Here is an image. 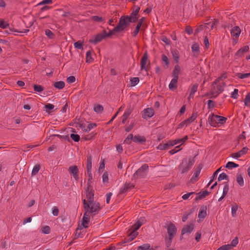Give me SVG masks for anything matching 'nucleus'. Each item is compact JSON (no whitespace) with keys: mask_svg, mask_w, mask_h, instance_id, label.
<instances>
[{"mask_svg":"<svg viewBox=\"0 0 250 250\" xmlns=\"http://www.w3.org/2000/svg\"><path fill=\"white\" fill-rule=\"evenodd\" d=\"M86 198L83 199V207L87 212L96 214L100 210L99 203L94 201L93 191L85 192Z\"/></svg>","mask_w":250,"mask_h":250,"instance_id":"f257e3e1","label":"nucleus"},{"mask_svg":"<svg viewBox=\"0 0 250 250\" xmlns=\"http://www.w3.org/2000/svg\"><path fill=\"white\" fill-rule=\"evenodd\" d=\"M135 22V19H133V20H131L128 16H122L119 20L118 25L114 27L112 31L113 34L114 32H122L126 30L130 23Z\"/></svg>","mask_w":250,"mask_h":250,"instance_id":"f03ea898","label":"nucleus"},{"mask_svg":"<svg viewBox=\"0 0 250 250\" xmlns=\"http://www.w3.org/2000/svg\"><path fill=\"white\" fill-rule=\"evenodd\" d=\"M227 118L226 117L214 115L213 113L210 114L208 118V122L209 125L213 127L219 126V124H224L226 123Z\"/></svg>","mask_w":250,"mask_h":250,"instance_id":"7ed1b4c3","label":"nucleus"},{"mask_svg":"<svg viewBox=\"0 0 250 250\" xmlns=\"http://www.w3.org/2000/svg\"><path fill=\"white\" fill-rule=\"evenodd\" d=\"M112 35H113V33L112 30H109L108 32H106V31L104 30L102 32L92 37L90 39L89 42L94 44H96L101 42L104 39L109 37Z\"/></svg>","mask_w":250,"mask_h":250,"instance_id":"20e7f679","label":"nucleus"},{"mask_svg":"<svg viewBox=\"0 0 250 250\" xmlns=\"http://www.w3.org/2000/svg\"><path fill=\"white\" fill-rule=\"evenodd\" d=\"M190 167L189 161L187 159H184L179 167V171L181 174H184L188 172Z\"/></svg>","mask_w":250,"mask_h":250,"instance_id":"39448f33","label":"nucleus"},{"mask_svg":"<svg viewBox=\"0 0 250 250\" xmlns=\"http://www.w3.org/2000/svg\"><path fill=\"white\" fill-rule=\"evenodd\" d=\"M68 171L74 179L78 181L79 180V170L76 166H71L68 168Z\"/></svg>","mask_w":250,"mask_h":250,"instance_id":"423d86ee","label":"nucleus"},{"mask_svg":"<svg viewBox=\"0 0 250 250\" xmlns=\"http://www.w3.org/2000/svg\"><path fill=\"white\" fill-rule=\"evenodd\" d=\"M220 79V78L217 79L212 84L214 90L216 93H221L222 92L226 85L224 83L217 84Z\"/></svg>","mask_w":250,"mask_h":250,"instance_id":"0eeeda50","label":"nucleus"},{"mask_svg":"<svg viewBox=\"0 0 250 250\" xmlns=\"http://www.w3.org/2000/svg\"><path fill=\"white\" fill-rule=\"evenodd\" d=\"M87 212H85L81 221V224L78 227V229H82L83 228H87L88 227V223L90 220V217L87 214Z\"/></svg>","mask_w":250,"mask_h":250,"instance_id":"6e6552de","label":"nucleus"},{"mask_svg":"<svg viewBox=\"0 0 250 250\" xmlns=\"http://www.w3.org/2000/svg\"><path fill=\"white\" fill-rule=\"evenodd\" d=\"M148 169V166L146 165H144L136 172L134 176L136 175L137 177L143 178L146 174Z\"/></svg>","mask_w":250,"mask_h":250,"instance_id":"1a4fd4ad","label":"nucleus"},{"mask_svg":"<svg viewBox=\"0 0 250 250\" xmlns=\"http://www.w3.org/2000/svg\"><path fill=\"white\" fill-rule=\"evenodd\" d=\"M249 50V46L248 45L244 46L240 48L235 54L234 59L238 60L243 56L244 54Z\"/></svg>","mask_w":250,"mask_h":250,"instance_id":"9d476101","label":"nucleus"},{"mask_svg":"<svg viewBox=\"0 0 250 250\" xmlns=\"http://www.w3.org/2000/svg\"><path fill=\"white\" fill-rule=\"evenodd\" d=\"M167 229L168 234L169 235L170 241H171L172 238L176 234L177 229L173 224H170L167 226Z\"/></svg>","mask_w":250,"mask_h":250,"instance_id":"9b49d317","label":"nucleus"},{"mask_svg":"<svg viewBox=\"0 0 250 250\" xmlns=\"http://www.w3.org/2000/svg\"><path fill=\"white\" fill-rule=\"evenodd\" d=\"M249 148L248 147H244L238 152L232 153L231 157L234 159H238L239 158L246 154Z\"/></svg>","mask_w":250,"mask_h":250,"instance_id":"f8f14e48","label":"nucleus"},{"mask_svg":"<svg viewBox=\"0 0 250 250\" xmlns=\"http://www.w3.org/2000/svg\"><path fill=\"white\" fill-rule=\"evenodd\" d=\"M154 114V110L151 108H146L143 110V118L147 119L152 117Z\"/></svg>","mask_w":250,"mask_h":250,"instance_id":"ddd939ff","label":"nucleus"},{"mask_svg":"<svg viewBox=\"0 0 250 250\" xmlns=\"http://www.w3.org/2000/svg\"><path fill=\"white\" fill-rule=\"evenodd\" d=\"M148 62V55L146 52H145L142 58L141 61V70H145L147 71L146 65Z\"/></svg>","mask_w":250,"mask_h":250,"instance_id":"4468645a","label":"nucleus"},{"mask_svg":"<svg viewBox=\"0 0 250 250\" xmlns=\"http://www.w3.org/2000/svg\"><path fill=\"white\" fill-rule=\"evenodd\" d=\"M87 176L88 177V181H87V187L86 189L85 190V192L93 191L92 186H91V184L92 183V174L91 173V170L87 171Z\"/></svg>","mask_w":250,"mask_h":250,"instance_id":"2eb2a0df","label":"nucleus"},{"mask_svg":"<svg viewBox=\"0 0 250 250\" xmlns=\"http://www.w3.org/2000/svg\"><path fill=\"white\" fill-rule=\"evenodd\" d=\"M241 30L238 26H234L232 28L230 31L231 35L233 39H237L240 36Z\"/></svg>","mask_w":250,"mask_h":250,"instance_id":"dca6fc26","label":"nucleus"},{"mask_svg":"<svg viewBox=\"0 0 250 250\" xmlns=\"http://www.w3.org/2000/svg\"><path fill=\"white\" fill-rule=\"evenodd\" d=\"M145 20V18L144 17H142L139 20L138 23H137V24L136 26V28H135V30L132 33V35L133 36L135 37L138 34V33L140 30V28H141V26L143 25V23L144 22Z\"/></svg>","mask_w":250,"mask_h":250,"instance_id":"f3484780","label":"nucleus"},{"mask_svg":"<svg viewBox=\"0 0 250 250\" xmlns=\"http://www.w3.org/2000/svg\"><path fill=\"white\" fill-rule=\"evenodd\" d=\"M194 229V225L190 224L186 225L182 230V234H188L191 233Z\"/></svg>","mask_w":250,"mask_h":250,"instance_id":"a211bd4d","label":"nucleus"},{"mask_svg":"<svg viewBox=\"0 0 250 250\" xmlns=\"http://www.w3.org/2000/svg\"><path fill=\"white\" fill-rule=\"evenodd\" d=\"M201 167H199L196 168L192 177L190 179V181L191 182L194 183L197 181L198 177L201 173Z\"/></svg>","mask_w":250,"mask_h":250,"instance_id":"6ab92c4d","label":"nucleus"},{"mask_svg":"<svg viewBox=\"0 0 250 250\" xmlns=\"http://www.w3.org/2000/svg\"><path fill=\"white\" fill-rule=\"evenodd\" d=\"M178 78H175V77H172V80H171L168 87L169 89L171 90H173L177 88V84H178Z\"/></svg>","mask_w":250,"mask_h":250,"instance_id":"aec40b11","label":"nucleus"},{"mask_svg":"<svg viewBox=\"0 0 250 250\" xmlns=\"http://www.w3.org/2000/svg\"><path fill=\"white\" fill-rule=\"evenodd\" d=\"M197 116H198V114L197 112L193 113L190 117H189L187 120H185V122L187 125V126H188L193 122H194L195 121V120L197 118Z\"/></svg>","mask_w":250,"mask_h":250,"instance_id":"412c9836","label":"nucleus"},{"mask_svg":"<svg viewBox=\"0 0 250 250\" xmlns=\"http://www.w3.org/2000/svg\"><path fill=\"white\" fill-rule=\"evenodd\" d=\"M171 53L172 57L176 62H178L180 59V53L177 49H173L171 50Z\"/></svg>","mask_w":250,"mask_h":250,"instance_id":"4be33fe9","label":"nucleus"},{"mask_svg":"<svg viewBox=\"0 0 250 250\" xmlns=\"http://www.w3.org/2000/svg\"><path fill=\"white\" fill-rule=\"evenodd\" d=\"M181 71V67L179 65H176L174 66L173 71L172 73V77H175L179 78V75L180 74Z\"/></svg>","mask_w":250,"mask_h":250,"instance_id":"5701e85b","label":"nucleus"},{"mask_svg":"<svg viewBox=\"0 0 250 250\" xmlns=\"http://www.w3.org/2000/svg\"><path fill=\"white\" fill-rule=\"evenodd\" d=\"M236 179L238 184L240 187H242L244 185V178L242 174H237L236 176Z\"/></svg>","mask_w":250,"mask_h":250,"instance_id":"b1692460","label":"nucleus"},{"mask_svg":"<svg viewBox=\"0 0 250 250\" xmlns=\"http://www.w3.org/2000/svg\"><path fill=\"white\" fill-rule=\"evenodd\" d=\"M140 8L137 7L135 9L133 10L132 13L130 14V16H129V18L133 20V19H135V21L137 20V18H136V16L139 13Z\"/></svg>","mask_w":250,"mask_h":250,"instance_id":"393cba45","label":"nucleus"},{"mask_svg":"<svg viewBox=\"0 0 250 250\" xmlns=\"http://www.w3.org/2000/svg\"><path fill=\"white\" fill-rule=\"evenodd\" d=\"M54 86L55 88L58 89H62L64 87L65 83L63 81H59L55 83Z\"/></svg>","mask_w":250,"mask_h":250,"instance_id":"a878e982","label":"nucleus"},{"mask_svg":"<svg viewBox=\"0 0 250 250\" xmlns=\"http://www.w3.org/2000/svg\"><path fill=\"white\" fill-rule=\"evenodd\" d=\"M207 215L206 209L205 208H201L199 210L198 213V217L201 219H204Z\"/></svg>","mask_w":250,"mask_h":250,"instance_id":"bb28decb","label":"nucleus"},{"mask_svg":"<svg viewBox=\"0 0 250 250\" xmlns=\"http://www.w3.org/2000/svg\"><path fill=\"white\" fill-rule=\"evenodd\" d=\"M131 113L130 110L125 111L122 116V124H124Z\"/></svg>","mask_w":250,"mask_h":250,"instance_id":"cd10ccee","label":"nucleus"},{"mask_svg":"<svg viewBox=\"0 0 250 250\" xmlns=\"http://www.w3.org/2000/svg\"><path fill=\"white\" fill-rule=\"evenodd\" d=\"M92 169V158L91 156H89L87 158L86 170L90 171Z\"/></svg>","mask_w":250,"mask_h":250,"instance_id":"c85d7f7f","label":"nucleus"},{"mask_svg":"<svg viewBox=\"0 0 250 250\" xmlns=\"http://www.w3.org/2000/svg\"><path fill=\"white\" fill-rule=\"evenodd\" d=\"M137 250H154L153 248H151L149 244H146L139 246Z\"/></svg>","mask_w":250,"mask_h":250,"instance_id":"c756f323","label":"nucleus"},{"mask_svg":"<svg viewBox=\"0 0 250 250\" xmlns=\"http://www.w3.org/2000/svg\"><path fill=\"white\" fill-rule=\"evenodd\" d=\"M133 141L135 143H142L145 141L144 137L140 136H133Z\"/></svg>","mask_w":250,"mask_h":250,"instance_id":"7c9ffc66","label":"nucleus"},{"mask_svg":"<svg viewBox=\"0 0 250 250\" xmlns=\"http://www.w3.org/2000/svg\"><path fill=\"white\" fill-rule=\"evenodd\" d=\"M238 206L237 204H234L232 205V207H231V215L232 216V217L236 216V212L238 210Z\"/></svg>","mask_w":250,"mask_h":250,"instance_id":"2f4dec72","label":"nucleus"},{"mask_svg":"<svg viewBox=\"0 0 250 250\" xmlns=\"http://www.w3.org/2000/svg\"><path fill=\"white\" fill-rule=\"evenodd\" d=\"M169 145L168 142L165 144H160L157 146V149L159 150H166L169 148Z\"/></svg>","mask_w":250,"mask_h":250,"instance_id":"473e14b6","label":"nucleus"},{"mask_svg":"<svg viewBox=\"0 0 250 250\" xmlns=\"http://www.w3.org/2000/svg\"><path fill=\"white\" fill-rule=\"evenodd\" d=\"M239 165L233 162H229L226 166V167L229 169H232V168L237 167Z\"/></svg>","mask_w":250,"mask_h":250,"instance_id":"72a5a7b5","label":"nucleus"},{"mask_svg":"<svg viewBox=\"0 0 250 250\" xmlns=\"http://www.w3.org/2000/svg\"><path fill=\"white\" fill-rule=\"evenodd\" d=\"M198 87V84L197 83L194 84L191 87L190 92V97H192L194 96L195 93L197 90V88Z\"/></svg>","mask_w":250,"mask_h":250,"instance_id":"f704fd0d","label":"nucleus"},{"mask_svg":"<svg viewBox=\"0 0 250 250\" xmlns=\"http://www.w3.org/2000/svg\"><path fill=\"white\" fill-rule=\"evenodd\" d=\"M102 181L104 185H107L108 183V175L107 172H104L102 176Z\"/></svg>","mask_w":250,"mask_h":250,"instance_id":"c9c22d12","label":"nucleus"},{"mask_svg":"<svg viewBox=\"0 0 250 250\" xmlns=\"http://www.w3.org/2000/svg\"><path fill=\"white\" fill-rule=\"evenodd\" d=\"M192 51L194 53H199L200 51L199 45L198 43H194L191 47Z\"/></svg>","mask_w":250,"mask_h":250,"instance_id":"e433bc0d","label":"nucleus"},{"mask_svg":"<svg viewBox=\"0 0 250 250\" xmlns=\"http://www.w3.org/2000/svg\"><path fill=\"white\" fill-rule=\"evenodd\" d=\"M139 82V79L138 77H133L130 79L131 85L133 86L137 85Z\"/></svg>","mask_w":250,"mask_h":250,"instance_id":"4c0bfd02","label":"nucleus"},{"mask_svg":"<svg viewBox=\"0 0 250 250\" xmlns=\"http://www.w3.org/2000/svg\"><path fill=\"white\" fill-rule=\"evenodd\" d=\"M104 109L102 105H96L94 107V110L95 112H96L97 113H101L103 111Z\"/></svg>","mask_w":250,"mask_h":250,"instance_id":"58836bf2","label":"nucleus"},{"mask_svg":"<svg viewBox=\"0 0 250 250\" xmlns=\"http://www.w3.org/2000/svg\"><path fill=\"white\" fill-rule=\"evenodd\" d=\"M237 77L241 79H246L250 76V73H238L237 74Z\"/></svg>","mask_w":250,"mask_h":250,"instance_id":"ea45409f","label":"nucleus"},{"mask_svg":"<svg viewBox=\"0 0 250 250\" xmlns=\"http://www.w3.org/2000/svg\"><path fill=\"white\" fill-rule=\"evenodd\" d=\"M40 169V166L39 165H35L32 171V175H36L38 172H39V170Z\"/></svg>","mask_w":250,"mask_h":250,"instance_id":"a19ab883","label":"nucleus"},{"mask_svg":"<svg viewBox=\"0 0 250 250\" xmlns=\"http://www.w3.org/2000/svg\"><path fill=\"white\" fill-rule=\"evenodd\" d=\"M244 103L246 106H250V93H249L246 95Z\"/></svg>","mask_w":250,"mask_h":250,"instance_id":"79ce46f5","label":"nucleus"},{"mask_svg":"<svg viewBox=\"0 0 250 250\" xmlns=\"http://www.w3.org/2000/svg\"><path fill=\"white\" fill-rule=\"evenodd\" d=\"M138 234V232L135 230H133L129 234V239L130 240H133Z\"/></svg>","mask_w":250,"mask_h":250,"instance_id":"37998d69","label":"nucleus"},{"mask_svg":"<svg viewBox=\"0 0 250 250\" xmlns=\"http://www.w3.org/2000/svg\"><path fill=\"white\" fill-rule=\"evenodd\" d=\"M44 107L46 109V111L48 112H49L51 110L54 109V105L51 104H47L45 105Z\"/></svg>","mask_w":250,"mask_h":250,"instance_id":"c03bdc74","label":"nucleus"},{"mask_svg":"<svg viewBox=\"0 0 250 250\" xmlns=\"http://www.w3.org/2000/svg\"><path fill=\"white\" fill-rule=\"evenodd\" d=\"M238 97V90L234 89L233 91L231 93V97L234 99H237Z\"/></svg>","mask_w":250,"mask_h":250,"instance_id":"a18cd8bd","label":"nucleus"},{"mask_svg":"<svg viewBox=\"0 0 250 250\" xmlns=\"http://www.w3.org/2000/svg\"><path fill=\"white\" fill-rule=\"evenodd\" d=\"M50 232V227L48 226H46L42 228V232L44 234H49Z\"/></svg>","mask_w":250,"mask_h":250,"instance_id":"49530a36","label":"nucleus"},{"mask_svg":"<svg viewBox=\"0 0 250 250\" xmlns=\"http://www.w3.org/2000/svg\"><path fill=\"white\" fill-rule=\"evenodd\" d=\"M86 62H90L93 61L90 51H87L86 54Z\"/></svg>","mask_w":250,"mask_h":250,"instance_id":"de8ad7c7","label":"nucleus"},{"mask_svg":"<svg viewBox=\"0 0 250 250\" xmlns=\"http://www.w3.org/2000/svg\"><path fill=\"white\" fill-rule=\"evenodd\" d=\"M8 23L0 19V27L1 28H6L8 26Z\"/></svg>","mask_w":250,"mask_h":250,"instance_id":"09e8293b","label":"nucleus"},{"mask_svg":"<svg viewBox=\"0 0 250 250\" xmlns=\"http://www.w3.org/2000/svg\"><path fill=\"white\" fill-rule=\"evenodd\" d=\"M229 190V186L227 183H226L223 188V195L226 196Z\"/></svg>","mask_w":250,"mask_h":250,"instance_id":"8fccbe9b","label":"nucleus"},{"mask_svg":"<svg viewBox=\"0 0 250 250\" xmlns=\"http://www.w3.org/2000/svg\"><path fill=\"white\" fill-rule=\"evenodd\" d=\"M133 141V135L131 134H129L126 139L124 141V143L126 144H129L131 142V141Z\"/></svg>","mask_w":250,"mask_h":250,"instance_id":"3c124183","label":"nucleus"},{"mask_svg":"<svg viewBox=\"0 0 250 250\" xmlns=\"http://www.w3.org/2000/svg\"><path fill=\"white\" fill-rule=\"evenodd\" d=\"M162 60L163 62H165V64L167 66L169 64V60H168V58H167V57L164 55V54H163L162 55Z\"/></svg>","mask_w":250,"mask_h":250,"instance_id":"603ef678","label":"nucleus"},{"mask_svg":"<svg viewBox=\"0 0 250 250\" xmlns=\"http://www.w3.org/2000/svg\"><path fill=\"white\" fill-rule=\"evenodd\" d=\"M227 178H228V175L226 173L223 172L219 175L218 178V180L219 181H221L223 180L227 179Z\"/></svg>","mask_w":250,"mask_h":250,"instance_id":"864d4df0","label":"nucleus"},{"mask_svg":"<svg viewBox=\"0 0 250 250\" xmlns=\"http://www.w3.org/2000/svg\"><path fill=\"white\" fill-rule=\"evenodd\" d=\"M70 137L75 142H78L80 140V136L78 134H71Z\"/></svg>","mask_w":250,"mask_h":250,"instance_id":"5fc2aeb1","label":"nucleus"},{"mask_svg":"<svg viewBox=\"0 0 250 250\" xmlns=\"http://www.w3.org/2000/svg\"><path fill=\"white\" fill-rule=\"evenodd\" d=\"M188 138V136H186L182 139H177L178 144H180V145L183 144L187 140Z\"/></svg>","mask_w":250,"mask_h":250,"instance_id":"6e6d98bb","label":"nucleus"},{"mask_svg":"<svg viewBox=\"0 0 250 250\" xmlns=\"http://www.w3.org/2000/svg\"><path fill=\"white\" fill-rule=\"evenodd\" d=\"M34 89L35 91L39 92H41L43 90V88L40 85H34Z\"/></svg>","mask_w":250,"mask_h":250,"instance_id":"4d7b16f0","label":"nucleus"},{"mask_svg":"<svg viewBox=\"0 0 250 250\" xmlns=\"http://www.w3.org/2000/svg\"><path fill=\"white\" fill-rule=\"evenodd\" d=\"M92 20L94 21L97 22H101L103 21V18L101 17L94 16L92 17Z\"/></svg>","mask_w":250,"mask_h":250,"instance_id":"13d9d810","label":"nucleus"},{"mask_svg":"<svg viewBox=\"0 0 250 250\" xmlns=\"http://www.w3.org/2000/svg\"><path fill=\"white\" fill-rule=\"evenodd\" d=\"M75 80L76 79L75 77L73 76H69L67 78V82L68 83H73L75 81Z\"/></svg>","mask_w":250,"mask_h":250,"instance_id":"bf43d9fd","label":"nucleus"},{"mask_svg":"<svg viewBox=\"0 0 250 250\" xmlns=\"http://www.w3.org/2000/svg\"><path fill=\"white\" fill-rule=\"evenodd\" d=\"M95 126H96L95 124H89L88 125L87 128L84 129V130L85 132H89L92 128H93Z\"/></svg>","mask_w":250,"mask_h":250,"instance_id":"052dcab7","label":"nucleus"},{"mask_svg":"<svg viewBox=\"0 0 250 250\" xmlns=\"http://www.w3.org/2000/svg\"><path fill=\"white\" fill-rule=\"evenodd\" d=\"M169 146H173L178 145L177 140H170L168 142Z\"/></svg>","mask_w":250,"mask_h":250,"instance_id":"680f3d73","label":"nucleus"},{"mask_svg":"<svg viewBox=\"0 0 250 250\" xmlns=\"http://www.w3.org/2000/svg\"><path fill=\"white\" fill-rule=\"evenodd\" d=\"M204 43L205 46L207 49L209 47V41H208V38L206 36L204 37Z\"/></svg>","mask_w":250,"mask_h":250,"instance_id":"e2e57ef3","label":"nucleus"},{"mask_svg":"<svg viewBox=\"0 0 250 250\" xmlns=\"http://www.w3.org/2000/svg\"><path fill=\"white\" fill-rule=\"evenodd\" d=\"M134 126V123H131L130 125H129L128 126H126L125 128V130L126 132L130 131Z\"/></svg>","mask_w":250,"mask_h":250,"instance_id":"0e129e2a","label":"nucleus"},{"mask_svg":"<svg viewBox=\"0 0 250 250\" xmlns=\"http://www.w3.org/2000/svg\"><path fill=\"white\" fill-rule=\"evenodd\" d=\"M238 243V239L236 237L233 239L231 242V247H235Z\"/></svg>","mask_w":250,"mask_h":250,"instance_id":"69168bd1","label":"nucleus"},{"mask_svg":"<svg viewBox=\"0 0 250 250\" xmlns=\"http://www.w3.org/2000/svg\"><path fill=\"white\" fill-rule=\"evenodd\" d=\"M162 41L166 43L167 45H170V40L166 37L164 36L162 38Z\"/></svg>","mask_w":250,"mask_h":250,"instance_id":"338daca9","label":"nucleus"},{"mask_svg":"<svg viewBox=\"0 0 250 250\" xmlns=\"http://www.w3.org/2000/svg\"><path fill=\"white\" fill-rule=\"evenodd\" d=\"M230 248H231V246H230V245H229V244L225 245L220 247V249H221L222 250H229Z\"/></svg>","mask_w":250,"mask_h":250,"instance_id":"774afa93","label":"nucleus"}]
</instances>
